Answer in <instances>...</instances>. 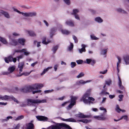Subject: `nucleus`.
<instances>
[{
    "label": "nucleus",
    "instance_id": "f257e3e1",
    "mask_svg": "<svg viewBox=\"0 0 129 129\" xmlns=\"http://www.w3.org/2000/svg\"><path fill=\"white\" fill-rule=\"evenodd\" d=\"M27 101L28 105H29V104H31L32 103L38 104L47 102L46 100V99H43L42 100H40L39 99H28Z\"/></svg>",
    "mask_w": 129,
    "mask_h": 129
},
{
    "label": "nucleus",
    "instance_id": "f03ea898",
    "mask_svg": "<svg viewBox=\"0 0 129 129\" xmlns=\"http://www.w3.org/2000/svg\"><path fill=\"white\" fill-rule=\"evenodd\" d=\"M71 103L68 106V109H69L71 108L73 106L75 105L76 102V101L78 98L77 96H71Z\"/></svg>",
    "mask_w": 129,
    "mask_h": 129
},
{
    "label": "nucleus",
    "instance_id": "7ed1b4c3",
    "mask_svg": "<svg viewBox=\"0 0 129 129\" xmlns=\"http://www.w3.org/2000/svg\"><path fill=\"white\" fill-rule=\"evenodd\" d=\"M81 101H83L85 104H87L89 102V93L87 92L85 93L82 96Z\"/></svg>",
    "mask_w": 129,
    "mask_h": 129
},
{
    "label": "nucleus",
    "instance_id": "20e7f679",
    "mask_svg": "<svg viewBox=\"0 0 129 129\" xmlns=\"http://www.w3.org/2000/svg\"><path fill=\"white\" fill-rule=\"evenodd\" d=\"M44 86L43 84H36L31 86L32 90L40 89Z\"/></svg>",
    "mask_w": 129,
    "mask_h": 129
},
{
    "label": "nucleus",
    "instance_id": "39448f33",
    "mask_svg": "<svg viewBox=\"0 0 129 129\" xmlns=\"http://www.w3.org/2000/svg\"><path fill=\"white\" fill-rule=\"evenodd\" d=\"M21 90V91L25 92H30L32 90L31 86H25L22 88Z\"/></svg>",
    "mask_w": 129,
    "mask_h": 129
},
{
    "label": "nucleus",
    "instance_id": "423d86ee",
    "mask_svg": "<svg viewBox=\"0 0 129 129\" xmlns=\"http://www.w3.org/2000/svg\"><path fill=\"white\" fill-rule=\"evenodd\" d=\"M21 90V91L25 92H30L32 90L31 86H25L22 88Z\"/></svg>",
    "mask_w": 129,
    "mask_h": 129
},
{
    "label": "nucleus",
    "instance_id": "0eeeda50",
    "mask_svg": "<svg viewBox=\"0 0 129 129\" xmlns=\"http://www.w3.org/2000/svg\"><path fill=\"white\" fill-rule=\"evenodd\" d=\"M73 12L72 13V15H74L76 19L80 20V18L78 15L77 13L79 12V10L77 9H74L73 10Z\"/></svg>",
    "mask_w": 129,
    "mask_h": 129
},
{
    "label": "nucleus",
    "instance_id": "6e6552de",
    "mask_svg": "<svg viewBox=\"0 0 129 129\" xmlns=\"http://www.w3.org/2000/svg\"><path fill=\"white\" fill-rule=\"evenodd\" d=\"M10 55L8 56L7 57H5L4 58V60L6 62L9 63V62H12V60L13 59V56Z\"/></svg>",
    "mask_w": 129,
    "mask_h": 129
},
{
    "label": "nucleus",
    "instance_id": "1a4fd4ad",
    "mask_svg": "<svg viewBox=\"0 0 129 129\" xmlns=\"http://www.w3.org/2000/svg\"><path fill=\"white\" fill-rule=\"evenodd\" d=\"M57 29L55 27L52 28L51 29L50 31V36L51 38H52Z\"/></svg>",
    "mask_w": 129,
    "mask_h": 129
},
{
    "label": "nucleus",
    "instance_id": "9d476101",
    "mask_svg": "<svg viewBox=\"0 0 129 129\" xmlns=\"http://www.w3.org/2000/svg\"><path fill=\"white\" fill-rule=\"evenodd\" d=\"M37 13L36 12H30L25 13V16L26 17H33L36 16Z\"/></svg>",
    "mask_w": 129,
    "mask_h": 129
},
{
    "label": "nucleus",
    "instance_id": "9b49d317",
    "mask_svg": "<svg viewBox=\"0 0 129 129\" xmlns=\"http://www.w3.org/2000/svg\"><path fill=\"white\" fill-rule=\"evenodd\" d=\"M37 118L40 121H47L48 118L45 117L43 116H36Z\"/></svg>",
    "mask_w": 129,
    "mask_h": 129
},
{
    "label": "nucleus",
    "instance_id": "f8f14e48",
    "mask_svg": "<svg viewBox=\"0 0 129 129\" xmlns=\"http://www.w3.org/2000/svg\"><path fill=\"white\" fill-rule=\"evenodd\" d=\"M93 117L94 118L99 120H104L106 119V118L103 115L94 116H93Z\"/></svg>",
    "mask_w": 129,
    "mask_h": 129
},
{
    "label": "nucleus",
    "instance_id": "ddd939ff",
    "mask_svg": "<svg viewBox=\"0 0 129 129\" xmlns=\"http://www.w3.org/2000/svg\"><path fill=\"white\" fill-rule=\"evenodd\" d=\"M11 97L7 95H5L4 96L1 95V99L3 100H7L9 99H11Z\"/></svg>",
    "mask_w": 129,
    "mask_h": 129
},
{
    "label": "nucleus",
    "instance_id": "4468645a",
    "mask_svg": "<svg viewBox=\"0 0 129 129\" xmlns=\"http://www.w3.org/2000/svg\"><path fill=\"white\" fill-rule=\"evenodd\" d=\"M123 59L126 64H128L129 63V56L125 55L123 57Z\"/></svg>",
    "mask_w": 129,
    "mask_h": 129
},
{
    "label": "nucleus",
    "instance_id": "2eb2a0df",
    "mask_svg": "<svg viewBox=\"0 0 129 129\" xmlns=\"http://www.w3.org/2000/svg\"><path fill=\"white\" fill-rule=\"evenodd\" d=\"M66 23L67 25L71 27L74 26V22L71 20L67 21L66 22Z\"/></svg>",
    "mask_w": 129,
    "mask_h": 129
},
{
    "label": "nucleus",
    "instance_id": "dca6fc26",
    "mask_svg": "<svg viewBox=\"0 0 129 129\" xmlns=\"http://www.w3.org/2000/svg\"><path fill=\"white\" fill-rule=\"evenodd\" d=\"M24 65V63L23 62H21L19 63L18 66V67L19 68L20 73L21 72H22V69Z\"/></svg>",
    "mask_w": 129,
    "mask_h": 129
},
{
    "label": "nucleus",
    "instance_id": "f3484780",
    "mask_svg": "<svg viewBox=\"0 0 129 129\" xmlns=\"http://www.w3.org/2000/svg\"><path fill=\"white\" fill-rule=\"evenodd\" d=\"M25 42V40L23 38H19L18 40V42L21 44L24 45Z\"/></svg>",
    "mask_w": 129,
    "mask_h": 129
},
{
    "label": "nucleus",
    "instance_id": "a211bd4d",
    "mask_svg": "<svg viewBox=\"0 0 129 129\" xmlns=\"http://www.w3.org/2000/svg\"><path fill=\"white\" fill-rule=\"evenodd\" d=\"M60 124L59 126H54L52 125L48 129H60V126H61L60 125Z\"/></svg>",
    "mask_w": 129,
    "mask_h": 129
},
{
    "label": "nucleus",
    "instance_id": "6ab92c4d",
    "mask_svg": "<svg viewBox=\"0 0 129 129\" xmlns=\"http://www.w3.org/2000/svg\"><path fill=\"white\" fill-rule=\"evenodd\" d=\"M15 69L14 66H12L9 67L8 69V71L9 72V74L12 73Z\"/></svg>",
    "mask_w": 129,
    "mask_h": 129
},
{
    "label": "nucleus",
    "instance_id": "aec40b11",
    "mask_svg": "<svg viewBox=\"0 0 129 129\" xmlns=\"http://www.w3.org/2000/svg\"><path fill=\"white\" fill-rule=\"evenodd\" d=\"M34 126L33 124L29 123L28 124L26 129H34Z\"/></svg>",
    "mask_w": 129,
    "mask_h": 129
},
{
    "label": "nucleus",
    "instance_id": "412c9836",
    "mask_svg": "<svg viewBox=\"0 0 129 129\" xmlns=\"http://www.w3.org/2000/svg\"><path fill=\"white\" fill-rule=\"evenodd\" d=\"M62 120L63 121H69V122H76V120H75L73 118H70L69 119H63Z\"/></svg>",
    "mask_w": 129,
    "mask_h": 129
},
{
    "label": "nucleus",
    "instance_id": "4be33fe9",
    "mask_svg": "<svg viewBox=\"0 0 129 129\" xmlns=\"http://www.w3.org/2000/svg\"><path fill=\"white\" fill-rule=\"evenodd\" d=\"M82 48L81 49H79V52L82 53L83 52H85L86 51V50L85 49V46L84 45H82Z\"/></svg>",
    "mask_w": 129,
    "mask_h": 129
},
{
    "label": "nucleus",
    "instance_id": "5701e85b",
    "mask_svg": "<svg viewBox=\"0 0 129 129\" xmlns=\"http://www.w3.org/2000/svg\"><path fill=\"white\" fill-rule=\"evenodd\" d=\"M95 20L96 21L100 23L102 22L103 21V20L100 17H96Z\"/></svg>",
    "mask_w": 129,
    "mask_h": 129
},
{
    "label": "nucleus",
    "instance_id": "b1692460",
    "mask_svg": "<svg viewBox=\"0 0 129 129\" xmlns=\"http://www.w3.org/2000/svg\"><path fill=\"white\" fill-rule=\"evenodd\" d=\"M58 45H56L54 46L53 47L52 49V51H53V53L55 54L56 52V51L58 49Z\"/></svg>",
    "mask_w": 129,
    "mask_h": 129
},
{
    "label": "nucleus",
    "instance_id": "393cba45",
    "mask_svg": "<svg viewBox=\"0 0 129 129\" xmlns=\"http://www.w3.org/2000/svg\"><path fill=\"white\" fill-rule=\"evenodd\" d=\"M13 117L11 116H8L5 119H2L1 120V122H3L5 121H8L10 119L12 118Z\"/></svg>",
    "mask_w": 129,
    "mask_h": 129
},
{
    "label": "nucleus",
    "instance_id": "a878e982",
    "mask_svg": "<svg viewBox=\"0 0 129 129\" xmlns=\"http://www.w3.org/2000/svg\"><path fill=\"white\" fill-rule=\"evenodd\" d=\"M1 13L6 17L8 18H10V16L8 13L3 11H2Z\"/></svg>",
    "mask_w": 129,
    "mask_h": 129
},
{
    "label": "nucleus",
    "instance_id": "bb28decb",
    "mask_svg": "<svg viewBox=\"0 0 129 129\" xmlns=\"http://www.w3.org/2000/svg\"><path fill=\"white\" fill-rule=\"evenodd\" d=\"M27 31L29 35L31 36L34 37L36 36V34L34 32L31 31Z\"/></svg>",
    "mask_w": 129,
    "mask_h": 129
},
{
    "label": "nucleus",
    "instance_id": "cd10ccee",
    "mask_svg": "<svg viewBox=\"0 0 129 129\" xmlns=\"http://www.w3.org/2000/svg\"><path fill=\"white\" fill-rule=\"evenodd\" d=\"M61 31L63 34L67 35H69L70 33L69 31L66 29L62 30H61Z\"/></svg>",
    "mask_w": 129,
    "mask_h": 129
},
{
    "label": "nucleus",
    "instance_id": "c85d7f7f",
    "mask_svg": "<svg viewBox=\"0 0 129 129\" xmlns=\"http://www.w3.org/2000/svg\"><path fill=\"white\" fill-rule=\"evenodd\" d=\"M22 49L24 50L23 52H24V55L27 56H28L30 54V53L27 51L25 49Z\"/></svg>",
    "mask_w": 129,
    "mask_h": 129
},
{
    "label": "nucleus",
    "instance_id": "c756f323",
    "mask_svg": "<svg viewBox=\"0 0 129 129\" xmlns=\"http://www.w3.org/2000/svg\"><path fill=\"white\" fill-rule=\"evenodd\" d=\"M0 41L5 44H6L7 43V42L5 39L1 37H0Z\"/></svg>",
    "mask_w": 129,
    "mask_h": 129
},
{
    "label": "nucleus",
    "instance_id": "7c9ffc66",
    "mask_svg": "<svg viewBox=\"0 0 129 129\" xmlns=\"http://www.w3.org/2000/svg\"><path fill=\"white\" fill-rule=\"evenodd\" d=\"M51 68H52V67H48L46 69H45L43 70V71L42 72V73H41V75H43L46 72H47L49 69H51Z\"/></svg>",
    "mask_w": 129,
    "mask_h": 129
},
{
    "label": "nucleus",
    "instance_id": "2f4dec72",
    "mask_svg": "<svg viewBox=\"0 0 129 129\" xmlns=\"http://www.w3.org/2000/svg\"><path fill=\"white\" fill-rule=\"evenodd\" d=\"M95 61L91 59H89V64L93 66L95 63Z\"/></svg>",
    "mask_w": 129,
    "mask_h": 129
},
{
    "label": "nucleus",
    "instance_id": "473e14b6",
    "mask_svg": "<svg viewBox=\"0 0 129 129\" xmlns=\"http://www.w3.org/2000/svg\"><path fill=\"white\" fill-rule=\"evenodd\" d=\"M24 50L23 49H21V50H14V52L12 54V55H14L15 53L16 52H23Z\"/></svg>",
    "mask_w": 129,
    "mask_h": 129
},
{
    "label": "nucleus",
    "instance_id": "72a5a7b5",
    "mask_svg": "<svg viewBox=\"0 0 129 129\" xmlns=\"http://www.w3.org/2000/svg\"><path fill=\"white\" fill-rule=\"evenodd\" d=\"M13 10L14 11L16 12H17L18 13L20 14H21L22 15H23L24 16H25V13H24L23 12H20V11L16 9H15L14 8H13Z\"/></svg>",
    "mask_w": 129,
    "mask_h": 129
},
{
    "label": "nucleus",
    "instance_id": "f704fd0d",
    "mask_svg": "<svg viewBox=\"0 0 129 129\" xmlns=\"http://www.w3.org/2000/svg\"><path fill=\"white\" fill-rule=\"evenodd\" d=\"M95 99L92 97H89V104H93L94 103V102Z\"/></svg>",
    "mask_w": 129,
    "mask_h": 129
},
{
    "label": "nucleus",
    "instance_id": "c9c22d12",
    "mask_svg": "<svg viewBox=\"0 0 129 129\" xmlns=\"http://www.w3.org/2000/svg\"><path fill=\"white\" fill-rule=\"evenodd\" d=\"M77 117H81L82 118H85L87 117H88V116L84 115L83 114H79L77 116Z\"/></svg>",
    "mask_w": 129,
    "mask_h": 129
},
{
    "label": "nucleus",
    "instance_id": "e433bc0d",
    "mask_svg": "<svg viewBox=\"0 0 129 129\" xmlns=\"http://www.w3.org/2000/svg\"><path fill=\"white\" fill-rule=\"evenodd\" d=\"M12 42L13 44V45L14 46L18 44V43L17 41L15 39H12Z\"/></svg>",
    "mask_w": 129,
    "mask_h": 129
},
{
    "label": "nucleus",
    "instance_id": "4c0bfd02",
    "mask_svg": "<svg viewBox=\"0 0 129 129\" xmlns=\"http://www.w3.org/2000/svg\"><path fill=\"white\" fill-rule=\"evenodd\" d=\"M90 38L92 40H97L99 39V38L96 37L93 34L90 35Z\"/></svg>",
    "mask_w": 129,
    "mask_h": 129
},
{
    "label": "nucleus",
    "instance_id": "58836bf2",
    "mask_svg": "<svg viewBox=\"0 0 129 129\" xmlns=\"http://www.w3.org/2000/svg\"><path fill=\"white\" fill-rule=\"evenodd\" d=\"M116 111L118 112L120 111H122V112H125V110H123L122 111L119 108V107L118 105L116 106Z\"/></svg>",
    "mask_w": 129,
    "mask_h": 129
},
{
    "label": "nucleus",
    "instance_id": "ea45409f",
    "mask_svg": "<svg viewBox=\"0 0 129 129\" xmlns=\"http://www.w3.org/2000/svg\"><path fill=\"white\" fill-rule=\"evenodd\" d=\"M24 117L23 116L21 115L18 117L17 118L15 119V121L23 119Z\"/></svg>",
    "mask_w": 129,
    "mask_h": 129
},
{
    "label": "nucleus",
    "instance_id": "a19ab883",
    "mask_svg": "<svg viewBox=\"0 0 129 129\" xmlns=\"http://www.w3.org/2000/svg\"><path fill=\"white\" fill-rule=\"evenodd\" d=\"M11 99L12 100H13L14 102H16L17 104H18L19 103V102L18 100L13 96H11Z\"/></svg>",
    "mask_w": 129,
    "mask_h": 129
},
{
    "label": "nucleus",
    "instance_id": "79ce46f5",
    "mask_svg": "<svg viewBox=\"0 0 129 129\" xmlns=\"http://www.w3.org/2000/svg\"><path fill=\"white\" fill-rule=\"evenodd\" d=\"M84 75V74L83 72L80 73L78 76H77V77L78 78H79L83 77Z\"/></svg>",
    "mask_w": 129,
    "mask_h": 129
},
{
    "label": "nucleus",
    "instance_id": "37998d69",
    "mask_svg": "<svg viewBox=\"0 0 129 129\" xmlns=\"http://www.w3.org/2000/svg\"><path fill=\"white\" fill-rule=\"evenodd\" d=\"M86 82L85 81H78L77 83L79 85H81L85 83Z\"/></svg>",
    "mask_w": 129,
    "mask_h": 129
},
{
    "label": "nucleus",
    "instance_id": "c03bdc74",
    "mask_svg": "<svg viewBox=\"0 0 129 129\" xmlns=\"http://www.w3.org/2000/svg\"><path fill=\"white\" fill-rule=\"evenodd\" d=\"M73 38L75 42V43H77L78 42V40L77 37L73 35Z\"/></svg>",
    "mask_w": 129,
    "mask_h": 129
},
{
    "label": "nucleus",
    "instance_id": "a18cd8bd",
    "mask_svg": "<svg viewBox=\"0 0 129 129\" xmlns=\"http://www.w3.org/2000/svg\"><path fill=\"white\" fill-rule=\"evenodd\" d=\"M121 63L120 62L118 61L117 63V69L118 72V73H119V68L120 66V65H119V64Z\"/></svg>",
    "mask_w": 129,
    "mask_h": 129
},
{
    "label": "nucleus",
    "instance_id": "49530a36",
    "mask_svg": "<svg viewBox=\"0 0 129 129\" xmlns=\"http://www.w3.org/2000/svg\"><path fill=\"white\" fill-rule=\"evenodd\" d=\"M23 57V54L18 56L17 58H18L17 60L19 62L20 59L22 58Z\"/></svg>",
    "mask_w": 129,
    "mask_h": 129
},
{
    "label": "nucleus",
    "instance_id": "de8ad7c7",
    "mask_svg": "<svg viewBox=\"0 0 129 129\" xmlns=\"http://www.w3.org/2000/svg\"><path fill=\"white\" fill-rule=\"evenodd\" d=\"M107 52V49L103 50L101 51V54L103 55H105Z\"/></svg>",
    "mask_w": 129,
    "mask_h": 129
},
{
    "label": "nucleus",
    "instance_id": "09e8293b",
    "mask_svg": "<svg viewBox=\"0 0 129 129\" xmlns=\"http://www.w3.org/2000/svg\"><path fill=\"white\" fill-rule=\"evenodd\" d=\"M74 47V45L73 44L71 43H70V45L69 46V50H71L73 49Z\"/></svg>",
    "mask_w": 129,
    "mask_h": 129
},
{
    "label": "nucleus",
    "instance_id": "8fccbe9b",
    "mask_svg": "<svg viewBox=\"0 0 129 129\" xmlns=\"http://www.w3.org/2000/svg\"><path fill=\"white\" fill-rule=\"evenodd\" d=\"M118 84L119 88L122 89H123V87L122 85V82L121 81H119L118 83Z\"/></svg>",
    "mask_w": 129,
    "mask_h": 129
},
{
    "label": "nucleus",
    "instance_id": "3c124183",
    "mask_svg": "<svg viewBox=\"0 0 129 129\" xmlns=\"http://www.w3.org/2000/svg\"><path fill=\"white\" fill-rule=\"evenodd\" d=\"M71 67L72 68H74L75 66L76 65V64L75 62H72L71 63Z\"/></svg>",
    "mask_w": 129,
    "mask_h": 129
},
{
    "label": "nucleus",
    "instance_id": "603ef678",
    "mask_svg": "<svg viewBox=\"0 0 129 129\" xmlns=\"http://www.w3.org/2000/svg\"><path fill=\"white\" fill-rule=\"evenodd\" d=\"M9 74V73L8 71L3 72H2V74L3 75H8Z\"/></svg>",
    "mask_w": 129,
    "mask_h": 129
},
{
    "label": "nucleus",
    "instance_id": "864d4df0",
    "mask_svg": "<svg viewBox=\"0 0 129 129\" xmlns=\"http://www.w3.org/2000/svg\"><path fill=\"white\" fill-rule=\"evenodd\" d=\"M117 10L118 12H121L124 13H126V12L123 10H122L120 8L117 9Z\"/></svg>",
    "mask_w": 129,
    "mask_h": 129
},
{
    "label": "nucleus",
    "instance_id": "5fc2aeb1",
    "mask_svg": "<svg viewBox=\"0 0 129 129\" xmlns=\"http://www.w3.org/2000/svg\"><path fill=\"white\" fill-rule=\"evenodd\" d=\"M31 73V72H30L29 73L27 72H25L23 73L21 75V76L24 75L25 76H28L29 75V74H30Z\"/></svg>",
    "mask_w": 129,
    "mask_h": 129
},
{
    "label": "nucleus",
    "instance_id": "6e6d98bb",
    "mask_svg": "<svg viewBox=\"0 0 129 129\" xmlns=\"http://www.w3.org/2000/svg\"><path fill=\"white\" fill-rule=\"evenodd\" d=\"M42 43L44 44H47L48 43V42L46 41V38L45 37L44 38Z\"/></svg>",
    "mask_w": 129,
    "mask_h": 129
},
{
    "label": "nucleus",
    "instance_id": "4d7b16f0",
    "mask_svg": "<svg viewBox=\"0 0 129 129\" xmlns=\"http://www.w3.org/2000/svg\"><path fill=\"white\" fill-rule=\"evenodd\" d=\"M76 62L78 64H82L83 62V60H79L76 61Z\"/></svg>",
    "mask_w": 129,
    "mask_h": 129
},
{
    "label": "nucleus",
    "instance_id": "13d9d810",
    "mask_svg": "<svg viewBox=\"0 0 129 129\" xmlns=\"http://www.w3.org/2000/svg\"><path fill=\"white\" fill-rule=\"evenodd\" d=\"M64 2L68 5H69L70 4V0H63Z\"/></svg>",
    "mask_w": 129,
    "mask_h": 129
},
{
    "label": "nucleus",
    "instance_id": "bf43d9fd",
    "mask_svg": "<svg viewBox=\"0 0 129 129\" xmlns=\"http://www.w3.org/2000/svg\"><path fill=\"white\" fill-rule=\"evenodd\" d=\"M79 121H82L85 123H87L88 122V121L87 119H83L81 120H80Z\"/></svg>",
    "mask_w": 129,
    "mask_h": 129
},
{
    "label": "nucleus",
    "instance_id": "052dcab7",
    "mask_svg": "<svg viewBox=\"0 0 129 129\" xmlns=\"http://www.w3.org/2000/svg\"><path fill=\"white\" fill-rule=\"evenodd\" d=\"M53 91V90H45L44 91V92L45 94H47L48 93H49L50 92H52Z\"/></svg>",
    "mask_w": 129,
    "mask_h": 129
},
{
    "label": "nucleus",
    "instance_id": "680f3d73",
    "mask_svg": "<svg viewBox=\"0 0 129 129\" xmlns=\"http://www.w3.org/2000/svg\"><path fill=\"white\" fill-rule=\"evenodd\" d=\"M123 97V95L121 94L119 95V99L118 101H122V99Z\"/></svg>",
    "mask_w": 129,
    "mask_h": 129
},
{
    "label": "nucleus",
    "instance_id": "e2e57ef3",
    "mask_svg": "<svg viewBox=\"0 0 129 129\" xmlns=\"http://www.w3.org/2000/svg\"><path fill=\"white\" fill-rule=\"evenodd\" d=\"M122 119H124L125 120H127V117L126 115L123 116L120 118V119L121 120Z\"/></svg>",
    "mask_w": 129,
    "mask_h": 129
},
{
    "label": "nucleus",
    "instance_id": "0e129e2a",
    "mask_svg": "<svg viewBox=\"0 0 129 129\" xmlns=\"http://www.w3.org/2000/svg\"><path fill=\"white\" fill-rule=\"evenodd\" d=\"M41 90H38L33 91V94H34L35 93H40L41 92Z\"/></svg>",
    "mask_w": 129,
    "mask_h": 129
},
{
    "label": "nucleus",
    "instance_id": "69168bd1",
    "mask_svg": "<svg viewBox=\"0 0 129 129\" xmlns=\"http://www.w3.org/2000/svg\"><path fill=\"white\" fill-rule=\"evenodd\" d=\"M107 70H106L104 71H100V73L101 74H105L107 72Z\"/></svg>",
    "mask_w": 129,
    "mask_h": 129
},
{
    "label": "nucleus",
    "instance_id": "338daca9",
    "mask_svg": "<svg viewBox=\"0 0 129 129\" xmlns=\"http://www.w3.org/2000/svg\"><path fill=\"white\" fill-rule=\"evenodd\" d=\"M100 109L101 110H104V111L105 112V113L107 112V111L106 109L103 107H102L100 108Z\"/></svg>",
    "mask_w": 129,
    "mask_h": 129
},
{
    "label": "nucleus",
    "instance_id": "774afa93",
    "mask_svg": "<svg viewBox=\"0 0 129 129\" xmlns=\"http://www.w3.org/2000/svg\"><path fill=\"white\" fill-rule=\"evenodd\" d=\"M38 63V61L35 62H34V63H32L31 64V66L33 67H34L35 66V65L36 64Z\"/></svg>",
    "mask_w": 129,
    "mask_h": 129
}]
</instances>
